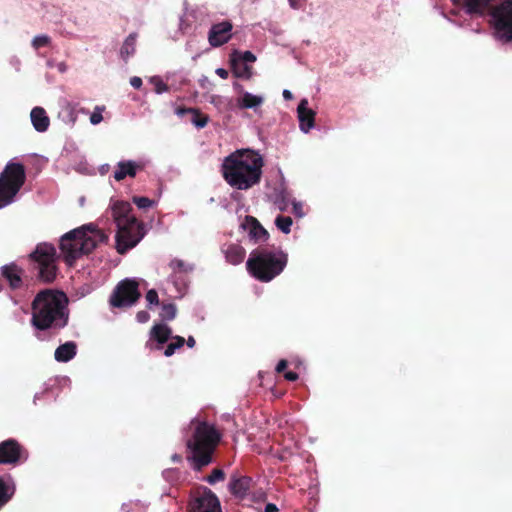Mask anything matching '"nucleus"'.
Wrapping results in <instances>:
<instances>
[{
	"label": "nucleus",
	"mask_w": 512,
	"mask_h": 512,
	"mask_svg": "<svg viewBox=\"0 0 512 512\" xmlns=\"http://www.w3.org/2000/svg\"><path fill=\"white\" fill-rule=\"evenodd\" d=\"M282 95H283V98L285 100H291L293 99V94L290 90L288 89H284L283 92H282Z\"/></svg>",
	"instance_id": "51"
},
{
	"label": "nucleus",
	"mask_w": 512,
	"mask_h": 512,
	"mask_svg": "<svg viewBox=\"0 0 512 512\" xmlns=\"http://www.w3.org/2000/svg\"><path fill=\"white\" fill-rule=\"evenodd\" d=\"M188 512H222L216 494L207 487L192 491L187 505Z\"/></svg>",
	"instance_id": "11"
},
{
	"label": "nucleus",
	"mask_w": 512,
	"mask_h": 512,
	"mask_svg": "<svg viewBox=\"0 0 512 512\" xmlns=\"http://www.w3.org/2000/svg\"><path fill=\"white\" fill-rule=\"evenodd\" d=\"M55 64H56V63H54V61H52V60H49V61L47 62L48 67H51V68H52V67H55Z\"/></svg>",
	"instance_id": "55"
},
{
	"label": "nucleus",
	"mask_w": 512,
	"mask_h": 512,
	"mask_svg": "<svg viewBox=\"0 0 512 512\" xmlns=\"http://www.w3.org/2000/svg\"><path fill=\"white\" fill-rule=\"evenodd\" d=\"M264 512H278V507L273 503H268L265 506Z\"/></svg>",
	"instance_id": "50"
},
{
	"label": "nucleus",
	"mask_w": 512,
	"mask_h": 512,
	"mask_svg": "<svg viewBox=\"0 0 512 512\" xmlns=\"http://www.w3.org/2000/svg\"><path fill=\"white\" fill-rule=\"evenodd\" d=\"M300 128H314L315 111L309 108L307 99H302L297 107Z\"/></svg>",
	"instance_id": "20"
},
{
	"label": "nucleus",
	"mask_w": 512,
	"mask_h": 512,
	"mask_svg": "<svg viewBox=\"0 0 512 512\" xmlns=\"http://www.w3.org/2000/svg\"><path fill=\"white\" fill-rule=\"evenodd\" d=\"M215 73L222 79H227L228 78V71L224 68H217L215 70Z\"/></svg>",
	"instance_id": "48"
},
{
	"label": "nucleus",
	"mask_w": 512,
	"mask_h": 512,
	"mask_svg": "<svg viewBox=\"0 0 512 512\" xmlns=\"http://www.w3.org/2000/svg\"><path fill=\"white\" fill-rule=\"evenodd\" d=\"M59 118L65 125H75L76 124V112L75 110L69 106L65 105L61 108L58 114Z\"/></svg>",
	"instance_id": "29"
},
{
	"label": "nucleus",
	"mask_w": 512,
	"mask_h": 512,
	"mask_svg": "<svg viewBox=\"0 0 512 512\" xmlns=\"http://www.w3.org/2000/svg\"><path fill=\"white\" fill-rule=\"evenodd\" d=\"M136 319L139 323H146L150 319V314L145 310L138 311Z\"/></svg>",
	"instance_id": "43"
},
{
	"label": "nucleus",
	"mask_w": 512,
	"mask_h": 512,
	"mask_svg": "<svg viewBox=\"0 0 512 512\" xmlns=\"http://www.w3.org/2000/svg\"><path fill=\"white\" fill-rule=\"evenodd\" d=\"M288 2L293 9H299L302 5V0H288Z\"/></svg>",
	"instance_id": "49"
},
{
	"label": "nucleus",
	"mask_w": 512,
	"mask_h": 512,
	"mask_svg": "<svg viewBox=\"0 0 512 512\" xmlns=\"http://www.w3.org/2000/svg\"><path fill=\"white\" fill-rule=\"evenodd\" d=\"M26 180L25 167L9 162L0 174V208L10 204Z\"/></svg>",
	"instance_id": "7"
},
{
	"label": "nucleus",
	"mask_w": 512,
	"mask_h": 512,
	"mask_svg": "<svg viewBox=\"0 0 512 512\" xmlns=\"http://www.w3.org/2000/svg\"><path fill=\"white\" fill-rule=\"evenodd\" d=\"M29 271L44 284L53 283L57 277L56 249L52 244L39 243L28 256Z\"/></svg>",
	"instance_id": "6"
},
{
	"label": "nucleus",
	"mask_w": 512,
	"mask_h": 512,
	"mask_svg": "<svg viewBox=\"0 0 512 512\" xmlns=\"http://www.w3.org/2000/svg\"><path fill=\"white\" fill-rule=\"evenodd\" d=\"M278 207L281 211H283L285 209V203L283 202V203L279 204Z\"/></svg>",
	"instance_id": "56"
},
{
	"label": "nucleus",
	"mask_w": 512,
	"mask_h": 512,
	"mask_svg": "<svg viewBox=\"0 0 512 512\" xmlns=\"http://www.w3.org/2000/svg\"><path fill=\"white\" fill-rule=\"evenodd\" d=\"M494 36L506 43L512 40V1H505L491 13Z\"/></svg>",
	"instance_id": "8"
},
{
	"label": "nucleus",
	"mask_w": 512,
	"mask_h": 512,
	"mask_svg": "<svg viewBox=\"0 0 512 512\" xmlns=\"http://www.w3.org/2000/svg\"><path fill=\"white\" fill-rule=\"evenodd\" d=\"M185 343L187 344L188 347L193 348L196 344V341H195L194 337L189 336L187 341L185 340Z\"/></svg>",
	"instance_id": "52"
},
{
	"label": "nucleus",
	"mask_w": 512,
	"mask_h": 512,
	"mask_svg": "<svg viewBox=\"0 0 512 512\" xmlns=\"http://www.w3.org/2000/svg\"><path fill=\"white\" fill-rule=\"evenodd\" d=\"M170 268L173 269L174 271H183V272H187L189 270H191L190 267H188L186 265V263L180 259H174L170 262Z\"/></svg>",
	"instance_id": "40"
},
{
	"label": "nucleus",
	"mask_w": 512,
	"mask_h": 512,
	"mask_svg": "<svg viewBox=\"0 0 512 512\" xmlns=\"http://www.w3.org/2000/svg\"><path fill=\"white\" fill-rule=\"evenodd\" d=\"M233 25L230 21H222L211 26L208 41L212 47H219L227 43L232 37Z\"/></svg>",
	"instance_id": "12"
},
{
	"label": "nucleus",
	"mask_w": 512,
	"mask_h": 512,
	"mask_svg": "<svg viewBox=\"0 0 512 512\" xmlns=\"http://www.w3.org/2000/svg\"><path fill=\"white\" fill-rule=\"evenodd\" d=\"M225 479V473L222 469L216 468L214 469L210 475H208L205 480L213 485L217 482L223 481Z\"/></svg>",
	"instance_id": "35"
},
{
	"label": "nucleus",
	"mask_w": 512,
	"mask_h": 512,
	"mask_svg": "<svg viewBox=\"0 0 512 512\" xmlns=\"http://www.w3.org/2000/svg\"><path fill=\"white\" fill-rule=\"evenodd\" d=\"M177 115L186 117L193 125L198 128H202L207 124V117L198 112L194 108L177 109Z\"/></svg>",
	"instance_id": "25"
},
{
	"label": "nucleus",
	"mask_w": 512,
	"mask_h": 512,
	"mask_svg": "<svg viewBox=\"0 0 512 512\" xmlns=\"http://www.w3.org/2000/svg\"><path fill=\"white\" fill-rule=\"evenodd\" d=\"M104 111V107L102 106H96L93 112L90 114V123L91 125L95 126L98 125L102 119V113Z\"/></svg>",
	"instance_id": "37"
},
{
	"label": "nucleus",
	"mask_w": 512,
	"mask_h": 512,
	"mask_svg": "<svg viewBox=\"0 0 512 512\" xmlns=\"http://www.w3.org/2000/svg\"><path fill=\"white\" fill-rule=\"evenodd\" d=\"M172 459H173V461H177V462H179V461H181V456H180V455L175 454V455H173Z\"/></svg>",
	"instance_id": "54"
},
{
	"label": "nucleus",
	"mask_w": 512,
	"mask_h": 512,
	"mask_svg": "<svg viewBox=\"0 0 512 512\" xmlns=\"http://www.w3.org/2000/svg\"><path fill=\"white\" fill-rule=\"evenodd\" d=\"M241 226L255 243L266 242L269 239L268 231L253 216L247 215Z\"/></svg>",
	"instance_id": "13"
},
{
	"label": "nucleus",
	"mask_w": 512,
	"mask_h": 512,
	"mask_svg": "<svg viewBox=\"0 0 512 512\" xmlns=\"http://www.w3.org/2000/svg\"><path fill=\"white\" fill-rule=\"evenodd\" d=\"M146 347H149L150 349H153L151 341H148L146 343Z\"/></svg>",
	"instance_id": "57"
},
{
	"label": "nucleus",
	"mask_w": 512,
	"mask_h": 512,
	"mask_svg": "<svg viewBox=\"0 0 512 512\" xmlns=\"http://www.w3.org/2000/svg\"><path fill=\"white\" fill-rule=\"evenodd\" d=\"M50 37L46 34L37 35L32 40V46L35 49H39L50 44Z\"/></svg>",
	"instance_id": "36"
},
{
	"label": "nucleus",
	"mask_w": 512,
	"mask_h": 512,
	"mask_svg": "<svg viewBox=\"0 0 512 512\" xmlns=\"http://www.w3.org/2000/svg\"><path fill=\"white\" fill-rule=\"evenodd\" d=\"M24 270L15 263H10L0 268V274L12 290H18L23 286L22 275Z\"/></svg>",
	"instance_id": "15"
},
{
	"label": "nucleus",
	"mask_w": 512,
	"mask_h": 512,
	"mask_svg": "<svg viewBox=\"0 0 512 512\" xmlns=\"http://www.w3.org/2000/svg\"><path fill=\"white\" fill-rule=\"evenodd\" d=\"M452 3L471 16H483L489 9L491 0H451Z\"/></svg>",
	"instance_id": "14"
},
{
	"label": "nucleus",
	"mask_w": 512,
	"mask_h": 512,
	"mask_svg": "<svg viewBox=\"0 0 512 512\" xmlns=\"http://www.w3.org/2000/svg\"><path fill=\"white\" fill-rule=\"evenodd\" d=\"M76 352V343L73 341H68L56 348L54 357L58 362H68L75 357Z\"/></svg>",
	"instance_id": "23"
},
{
	"label": "nucleus",
	"mask_w": 512,
	"mask_h": 512,
	"mask_svg": "<svg viewBox=\"0 0 512 512\" xmlns=\"http://www.w3.org/2000/svg\"><path fill=\"white\" fill-rule=\"evenodd\" d=\"M193 431L186 441L187 460L195 471H201L214 460V454L222 440V432L207 421L192 420Z\"/></svg>",
	"instance_id": "3"
},
{
	"label": "nucleus",
	"mask_w": 512,
	"mask_h": 512,
	"mask_svg": "<svg viewBox=\"0 0 512 512\" xmlns=\"http://www.w3.org/2000/svg\"><path fill=\"white\" fill-rule=\"evenodd\" d=\"M172 330L166 324H155L150 330V338L155 340L158 345L156 349H160L161 345L171 338Z\"/></svg>",
	"instance_id": "22"
},
{
	"label": "nucleus",
	"mask_w": 512,
	"mask_h": 512,
	"mask_svg": "<svg viewBox=\"0 0 512 512\" xmlns=\"http://www.w3.org/2000/svg\"><path fill=\"white\" fill-rule=\"evenodd\" d=\"M14 494V489L11 488L3 479L0 478V508L9 502Z\"/></svg>",
	"instance_id": "31"
},
{
	"label": "nucleus",
	"mask_w": 512,
	"mask_h": 512,
	"mask_svg": "<svg viewBox=\"0 0 512 512\" xmlns=\"http://www.w3.org/2000/svg\"><path fill=\"white\" fill-rule=\"evenodd\" d=\"M140 297L139 283L135 279L126 278L117 284L109 302L113 307H129L135 304Z\"/></svg>",
	"instance_id": "10"
},
{
	"label": "nucleus",
	"mask_w": 512,
	"mask_h": 512,
	"mask_svg": "<svg viewBox=\"0 0 512 512\" xmlns=\"http://www.w3.org/2000/svg\"><path fill=\"white\" fill-rule=\"evenodd\" d=\"M150 83L154 85L155 92L157 94H163L168 92L169 88L166 83L159 76H152L149 79Z\"/></svg>",
	"instance_id": "34"
},
{
	"label": "nucleus",
	"mask_w": 512,
	"mask_h": 512,
	"mask_svg": "<svg viewBox=\"0 0 512 512\" xmlns=\"http://www.w3.org/2000/svg\"><path fill=\"white\" fill-rule=\"evenodd\" d=\"M264 102L261 95H255L249 92H243L237 99V105L242 109H256Z\"/></svg>",
	"instance_id": "24"
},
{
	"label": "nucleus",
	"mask_w": 512,
	"mask_h": 512,
	"mask_svg": "<svg viewBox=\"0 0 512 512\" xmlns=\"http://www.w3.org/2000/svg\"><path fill=\"white\" fill-rule=\"evenodd\" d=\"M108 236L92 224L74 229L62 236L60 249L65 262L72 265L82 255L91 253L100 243H105Z\"/></svg>",
	"instance_id": "5"
},
{
	"label": "nucleus",
	"mask_w": 512,
	"mask_h": 512,
	"mask_svg": "<svg viewBox=\"0 0 512 512\" xmlns=\"http://www.w3.org/2000/svg\"><path fill=\"white\" fill-rule=\"evenodd\" d=\"M253 485V479L249 476H233L229 483V489L232 495L238 499H244Z\"/></svg>",
	"instance_id": "17"
},
{
	"label": "nucleus",
	"mask_w": 512,
	"mask_h": 512,
	"mask_svg": "<svg viewBox=\"0 0 512 512\" xmlns=\"http://www.w3.org/2000/svg\"><path fill=\"white\" fill-rule=\"evenodd\" d=\"M264 161L251 149H239L226 156L220 172L226 183L237 190H248L261 181Z\"/></svg>",
	"instance_id": "2"
},
{
	"label": "nucleus",
	"mask_w": 512,
	"mask_h": 512,
	"mask_svg": "<svg viewBox=\"0 0 512 512\" xmlns=\"http://www.w3.org/2000/svg\"><path fill=\"white\" fill-rule=\"evenodd\" d=\"M230 65L235 77L242 79H250L252 77V67L237 58V54L230 55Z\"/></svg>",
	"instance_id": "21"
},
{
	"label": "nucleus",
	"mask_w": 512,
	"mask_h": 512,
	"mask_svg": "<svg viewBox=\"0 0 512 512\" xmlns=\"http://www.w3.org/2000/svg\"><path fill=\"white\" fill-rule=\"evenodd\" d=\"M288 263V254L280 247L259 246L246 262L248 272L261 282H270L280 275Z\"/></svg>",
	"instance_id": "4"
},
{
	"label": "nucleus",
	"mask_w": 512,
	"mask_h": 512,
	"mask_svg": "<svg viewBox=\"0 0 512 512\" xmlns=\"http://www.w3.org/2000/svg\"><path fill=\"white\" fill-rule=\"evenodd\" d=\"M301 209V206L299 204H294L293 206V210L295 211V213H298V211Z\"/></svg>",
	"instance_id": "53"
},
{
	"label": "nucleus",
	"mask_w": 512,
	"mask_h": 512,
	"mask_svg": "<svg viewBox=\"0 0 512 512\" xmlns=\"http://www.w3.org/2000/svg\"><path fill=\"white\" fill-rule=\"evenodd\" d=\"M293 220L289 216L278 215L275 219L276 227L285 234L290 233Z\"/></svg>",
	"instance_id": "33"
},
{
	"label": "nucleus",
	"mask_w": 512,
	"mask_h": 512,
	"mask_svg": "<svg viewBox=\"0 0 512 512\" xmlns=\"http://www.w3.org/2000/svg\"><path fill=\"white\" fill-rule=\"evenodd\" d=\"M133 203L140 209H146L151 207L154 204V201L149 199L148 197H133Z\"/></svg>",
	"instance_id": "39"
},
{
	"label": "nucleus",
	"mask_w": 512,
	"mask_h": 512,
	"mask_svg": "<svg viewBox=\"0 0 512 512\" xmlns=\"http://www.w3.org/2000/svg\"><path fill=\"white\" fill-rule=\"evenodd\" d=\"M112 217L116 223V225L127 223L131 219H137L135 216L131 215L132 207L126 201H116L112 205Z\"/></svg>",
	"instance_id": "19"
},
{
	"label": "nucleus",
	"mask_w": 512,
	"mask_h": 512,
	"mask_svg": "<svg viewBox=\"0 0 512 512\" xmlns=\"http://www.w3.org/2000/svg\"><path fill=\"white\" fill-rule=\"evenodd\" d=\"M191 26V22L190 20L188 19V15L186 13H184L182 16H180L179 18V30L182 32V33H185L188 31V29L190 28Z\"/></svg>",
	"instance_id": "41"
},
{
	"label": "nucleus",
	"mask_w": 512,
	"mask_h": 512,
	"mask_svg": "<svg viewBox=\"0 0 512 512\" xmlns=\"http://www.w3.org/2000/svg\"><path fill=\"white\" fill-rule=\"evenodd\" d=\"M82 113H84L85 115L88 114V112H86L85 110H81Z\"/></svg>",
	"instance_id": "58"
},
{
	"label": "nucleus",
	"mask_w": 512,
	"mask_h": 512,
	"mask_svg": "<svg viewBox=\"0 0 512 512\" xmlns=\"http://www.w3.org/2000/svg\"><path fill=\"white\" fill-rule=\"evenodd\" d=\"M135 50H136V36L133 34H130L125 39V41L121 47L120 55L126 61L130 56H132L135 53Z\"/></svg>",
	"instance_id": "28"
},
{
	"label": "nucleus",
	"mask_w": 512,
	"mask_h": 512,
	"mask_svg": "<svg viewBox=\"0 0 512 512\" xmlns=\"http://www.w3.org/2000/svg\"><path fill=\"white\" fill-rule=\"evenodd\" d=\"M31 123L34 128H48L50 119L42 107H34L30 113Z\"/></svg>",
	"instance_id": "27"
},
{
	"label": "nucleus",
	"mask_w": 512,
	"mask_h": 512,
	"mask_svg": "<svg viewBox=\"0 0 512 512\" xmlns=\"http://www.w3.org/2000/svg\"><path fill=\"white\" fill-rule=\"evenodd\" d=\"M224 252L226 260L232 265L240 264L246 255V250L240 244H230Z\"/></svg>",
	"instance_id": "26"
},
{
	"label": "nucleus",
	"mask_w": 512,
	"mask_h": 512,
	"mask_svg": "<svg viewBox=\"0 0 512 512\" xmlns=\"http://www.w3.org/2000/svg\"><path fill=\"white\" fill-rule=\"evenodd\" d=\"M171 338L173 341L167 345L164 351V355L166 357L172 356L176 350L180 349L185 344V339L182 336H174Z\"/></svg>",
	"instance_id": "32"
},
{
	"label": "nucleus",
	"mask_w": 512,
	"mask_h": 512,
	"mask_svg": "<svg viewBox=\"0 0 512 512\" xmlns=\"http://www.w3.org/2000/svg\"><path fill=\"white\" fill-rule=\"evenodd\" d=\"M55 68L60 72V73H65L67 70H68V66L65 62H58L55 64Z\"/></svg>",
	"instance_id": "47"
},
{
	"label": "nucleus",
	"mask_w": 512,
	"mask_h": 512,
	"mask_svg": "<svg viewBox=\"0 0 512 512\" xmlns=\"http://www.w3.org/2000/svg\"><path fill=\"white\" fill-rule=\"evenodd\" d=\"M130 85L134 88V89H140L141 86H142V79L138 76H133L130 78Z\"/></svg>",
	"instance_id": "44"
},
{
	"label": "nucleus",
	"mask_w": 512,
	"mask_h": 512,
	"mask_svg": "<svg viewBox=\"0 0 512 512\" xmlns=\"http://www.w3.org/2000/svg\"><path fill=\"white\" fill-rule=\"evenodd\" d=\"M146 300L148 301L149 304L158 305L159 304V297H158L157 291L155 289L149 290L146 293Z\"/></svg>",
	"instance_id": "42"
},
{
	"label": "nucleus",
	"mask_w": 512,
	"mask_h": 512,
	"mask_svg": "<svg viewBox=\"0 0 512 512\" xmlns=\"http://www.w3.org/2000/svg\"><path fill=\"white\" fill-rule=\"evenodd\" d=\"M287 366H288V362H287V360H285V359H281V360L278 362V364H277V366H276V369H275V370H276V372H277V373H282V372H284V371H285V369L287 368Z\"/></svg>",
	"instance_id": "45"
},
{
	"label": "nucleus",
	"mask_w": 512,
	"mask_h": 512,
	"mask_svg": "<svg viewBox=\"0 0 512 512\" xmlns=\"http://www.w3.org/2000/svg\"><path fill=\"white\" fill-rule=\"evenodd\" d=\"M21 454V447L13 439L0 443V464L16 463Z\"/></svg>",
	"instance_id": "16"
},
{
	"label": "nucleus",
	"mask_w": 512,
	"mask_h": 512,
	"mask_svg": "<svg viewBox=\"0 0 512 512\" xmlns=\"http://www.w3.org/2000/svg\"><path fill=\"white\" fill-rule=\"evenodd\" d=\"M144 165L135 161H120L114 171V179L116 181H122L127 176L135 177L138 170H142Z\"/></svg>",
	"instance_id": "18"
},
{
	"label": "nucleus",
	"mask_w": 512,
	"mask_h": 512,
	"mask_svg": "<svg viewBox=\"0 0 512 512\" xmlns=\"http://www.w3.org/2000/svg\"><path fill=\"white\" fill-rule=\"evenodd\" d=\"M231 54H237V58L241 59V61H244L246 64L254 63L256 61V56L250 51L240 52L234 50Z\"/></svg>",
	"instance_id": "38"
},
{
	"label": "nucleus",
	"mask_w": 512,
	"mask_h": 512,
	"mask_svg": "<svg viewBox=\"0 0 512 512\" xmlns=\"http://www.w3.org/2000/svg\"><path fill=\"white\" fill-rule=\"evenodd\" d=\"M177 315V307L173 303H162L159 316L162 320L171 321Z\"/></svg>",
	"instance_id": "30"
},
{
	"label": "nucleus",
	"mask_w": 512,
	"mask_h": 512,
	"mask_svg": "<svg viewBox=\"0 0 512 512\" xmlns=\"http://www.w3.org/2000/svg\"><path fill=\"white\" fill-rule=\"evenodd\" d=\"M117 228L116 249L120 254H124L136 246L143 237L142 224L137 219L119 224Z\"/></svg>",
	"instance_id": "9"
},
{
	"label": "nucleus",
	"mask_w": 512,
	"mask_h": 512,
	"mask_svg": "<svg viewBox=\"0 0 512 512\" xmlns=\"http://www.w3.org/2000/svg\"><path fill=\"white\" fill-rule=\"evenodd\" d=\"M31 311V325L39 331H59L68 325V297L60 290L39 291L32 300Z\"/></svg>",
	"instance_id": "1"
},
{
	"label": "nucleus",
	"mask_w": 512,
	"mask_h": 512,
	"mask_svg": "<svg viewBox=\"0 0 512 512\" xmlns=\"http://www.w3.org/2000/svg\"><path fill=\"white\" fill-rule=\"evenodd\" d=\"M284 378L287 380V381H290V382H294L296 381L299 376L296 372H293V371H287L284 373Z\"/></svg>",
	"instance_id": "46"
}]
</instances>
